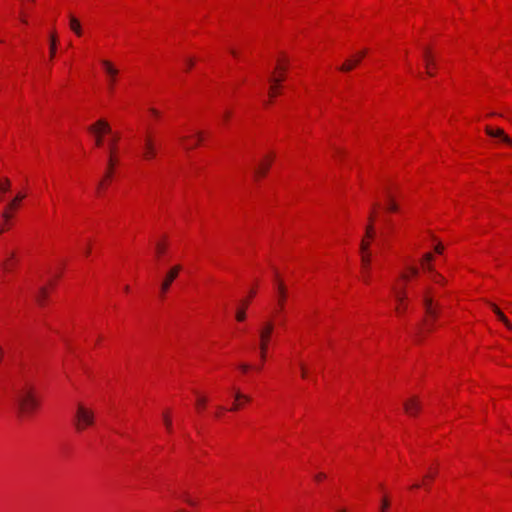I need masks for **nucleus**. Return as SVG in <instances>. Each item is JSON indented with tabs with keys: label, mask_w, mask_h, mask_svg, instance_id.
Listing matches in <instances>:
<instances>
[{
	"label": "nucleus",
	"mask_w": 512,
	"mask_h": 512,
	"mask_svg": "<svg viewBox=\"0 0 512 512\" xmlns=\"http://www.w3.org/2000/svg\"><path fill=\"white\" fill-rule=\"evenodd\" d=\"M274 331V323L272 320H265L260 324L258 334H259V350L260 357L262 360L266 358V352L268 349V345L271 341L272 334Z\"/></svg>",
	"instance_id": "3"
},
{
	"label": "nucleus",
	"mask_w": 512,
	"mask_h": 512,
	"mask_svg": "<svg viewBox=\"0 0 512 512\" xmlns=\"http://www.w3.org/2000/svg\"><path fill=\"white\" fill-rule=\"evenodd\" d=\"M185 501H186L187 503H189V504L193 505V502H192L190 499L185 498Z\"/></svg>",
	"instance_id": "61"
},
{
	"label": "nucleus",
	"mask_w": 512,
	"mask_h": 512,
	"mask_svg": "<svg viewBox=\"0 0 512 512\" xmlns=\"http://www.w3.org/2000/svg\"><path fill=\"white\" fill-rule=\"evenodd\" d=\"M420 487V484L416 483L412 486V488H419Z\"/></svg>",
	"instance_id": "63"
},
{
	"label": "nucleus",
	"mask_w": 512,
	"mask_h": 512,
	"mask_svg": "<svg viewBox=\"0 0 512 512\" xmlns=\"http://www.w3.org/2000/svg\"><path fill=\"white\" fill-rule=\"evenodd\" d=\"M2 216H3V218H4L5 220H8V219H10V218H11V214H10V213H8L7 211H4V213H3V215H2Z\"/></svg>",
	"instance_id": "49"
},
{
	"label": "nucleus",
	"mask_w": 512,
	"mask_h": 512,
	"mask_svg": "<svg viewBox=\"0 0 512 512\" xmlns=\"http://www.w3.org/2000/svg\"><path fill=\"white\" fill-rule=\"evenodd\" d=\"M24 198H25V195H24V194H21V193L17 194V195H16V197H15V198H14V199L9 203L8 208H9V209H14V208H16L17 204H18L22 199H24Z\"/></svg>",
	"instance_id": "22"
},
{
	"label": "nucleus",
	"mask_w": 512,
	"mask_h": 512,
	"mask_svg": "<svg viewBox=\"0 0 512 512\" xmlns=\"http://www.w3.org/2000/svg\"><path fill=\"white\" fill-rule=\"evenodd\" d=\"M88 131L91 132L92 134H94L95 144L97 146H101L102 142H103L102 134L110 133L111 127L107 121L101 119V120L97 121L95 124L89 126Z\"/></svg>",
	"instance_id": "5"
},
{
	"label": "nucleus",
	"mask_w": 512,
	"mask_h": 512,
	"mask_svg": "<svg viewBox=\"0 0 512 512\" xmlns=\"http://www.w3.org/2000/svg\"><path fill=\"white\" fill-rule=\"evenodd\" d=\"M399 210V206L394 199V196L390 193H386V211L388 212H397Z\"/></svg>",
	"instance_id": "16"
},
{
	"label": "nucleus",
	"mask_w": 512,
	"mask_h": 512,
	"mask_svg": "<svg viewBox=\"0 0 512 512\" xmlns=\"http://www.w3.org/2000/svg\"><path fill=\"white\" fill-rule=\"evenodd\" d=\"M101 64L109 78V90L113 91L119 70L108 60H102Z\"/></svg>",
	"instance_id": "7"
},
{
	"label": "nucleus",
	"mask_w": 512,
	"mask_h": 512,
	"mask_svg": "<svg viewBox=\"0 0 512 512\" xmlns=\"http://www.w3.org/2000/svg\"><path fill=\"white\" fill-rule=\"evenodd\" d=\"M149 111L151 112L152 115H154L155 117H158L160 115L159 111L156 110L155 108H150Z\"/></svg>",
	"instance_id": "45"
},
{
	"label": "nucleus",
	"mask_w": 512,
	"mask_h": 512,
	"mask_svg": "<svg viewBox=\"0 0 512 512\" xmlns=\"http://www.w3.org/2000/svg\"><path fill=\"white\" fill-rule=\"evenodd\" d=\"M231 113L229 111H226L223 115L224 120H227L230 117Z\"/></svg>",
	"instance_id": "53"
},
{
	"label": "nucleus",
	"mask_w": 512,
	"mask_h": 512,
	"mask_svg": "<svg viewBox=\"0 0 512 512\" xmlns=\"http://www.w3.org/2000/svg\"><path fill=\"white\" fill-rule=\"evenodd\" d=\"M157 154L156 145L150 135H146L143 143V158L145 160H151L155 158Z\"/></svg>",
	"instance_id": "6"
},
{
	"label": "nucleus",
	"mask_w": 512,
	"mask_h": 512,
	"mask_svg": "<svg viewBox=\"0 0 512 512\" xmlns=\"http://www.w3.org/2000/svg\"><path fill=\"white\" fill-rule=\"evenodd\" d=\"M70 28L77 36L82 35L81 24L79 20L74 16H70Z\"/></svg>",
	"instance_id": "18"
},
{
	"label": "nucleus",
	"mask_w": 512,
	"mask_h": 512,
	"mask_svg": "<svg viewBox=\"0 0 512 512\" xmlns=\"http://www.w3.org/2000/svg\"><path fill=\"white\" fill-rule=\"evenodd\" d=\"M486 133L493 138L499 139L501 142L512 145V139L504 133L500 128L486 127Z\"/></svg>",
	"instance_id": "8"
},
{
	"label": "nucleus",
	"mask_w": 512,
	"mask_h": 512,
	"mask_svg": "<svg viewBox=\"0 0 512 512\" xmlns=\"http://www.w3.org/2000/svg\"><path fill=\"white\" fill-rule=\"evenodd\" d=\"M169 288H170V285L167 284L166 282L163 281L161 283V293L162 294H165L169 290Z\"/></svg>",
	"instance_id": "39"
},
{
	"label": "nucleus",
	"mask_w": 512,
	"mask_h": 512,
	"mask_svg": "<svg viewBox=\"0 0 512 512\" xmlns=\"http://www.w3.org/2000/svg\"><path fill=\"white\" fill-rule=\"evenodd\" d=\"M431 278L437 284L444 285L446 283L445 278L442 275H440L439 273H437V272L432 274Z\"/></svg>",
	"instance_id": "23"
},
{
	"label": "nucleus",
	"mask_w": 512,
	"mask_h": 512,
	"mask_svg": "<svg viewBox=\"0 0 512 512\" xmlns=\"http://www.w3.org/2000/svg\"><path fill=\"white\" fill-rule=\"evenodd\" d=\"M111 173H112V169L108 168V171L106 173V177L109 178L111 176Z\"/></svg>",
	"instance_id": "55"
},
{
	"label": "nucleus",
	"mask_w": 512,
	"mask_h": 512,
	"mask_svg": "<svg viewBox=\"0 0 512 512\" xmlns=\"http://www.w3.org/2000/svg\"><path fill=\"white\" fill-rule=\"evenodd\" d=\"M390 503L388 501L387 498H383L382 501H381V509H380V512H386V510L388 509Z\"/></svg>",
	"instance_id": "33"
},
{
	"label": "nucleus",
	"mask_w": 512,
	"mask_h": 512,
	"mask_svg": "<svg viewBox=\"0 0 512 512\" xmlns=\"http://www.w3.org/2000/svg\"><path fill=\"white\" fill-rule=\"evenodd\" d=\"M408 270H409V272H410V274H411L412 276H417V275H418V273H419L418 268H416V267H414V266H410V267L408 268Z\"/></svg>",
	"instance_id": "42"
},
{
	"label": "nucleus",
	"mask_w": 512,
	"mask_h": 512,
	"mask_svg": "<svg viewBox=\"0 0 512 512\" xmlns=\"http://www.w3.org/2000/svg\"><path fill=\"white\" fill-rule=\"evenodd\" d=\"M282 80H283V75H280V77H279V78H274V79H272L271 81H272L273 83H275V84H278V83H280Z\"/></svg>",
	"instance_id": "48"
},
{
	"label": "nucleus",
	"mask_w": 512,
	"mask_h": 512,
	"mask_svg": "<svg viewBox=\"0 0 512 512\" xmlns=\"http://www.w3.org/2000/svg\"><path fill=\"white\" fill-rule=\"evenodd\" d=\"M156 252H157V254H158V255H162V254L165 252V247H164V245H162V244L158 243V244L156 245Z\"/></svg>",
	"instance_id": "35"
},
{
	"label": "nucleus",
	"mask_w": 512,
	"mask_h": 512,
	"mask_svg": "<svg viewBox=\"0 0 512 512\" xmlns=\"http://www.w3.org/2000/svg\"><path fill=\"white\" fill-rule=\"evenodd\" d=\"M422 302H423V306H424L427 316L431 319V321L426 320L424 322V325L426 326L427 330H430V328L432 326V321H434L438 316V307H439L438 304L434 305L431 287L425 288V290L422 294Z\"/></svg>",
	"instance_id": "4"
},
{
	"label": "nucleus",
	"mask_w": 512,
	"mask_h": 512,
	"mask_svg": "<svg viewBox=\"0 0 512 512\" xmlns=\"http://www.w3.org/2000/svg\"><path fill=\"white\" fill-rule=\"evenodd\" d=\"M435 475H436V472L430 473V474L426 475L425 478L426 479H433L435 477Z\"/></svg>",
	"instance_id": "51"
},
{
	"label": "nucleus",
	"mask_w": 512,
	"mask_h": 512,
	"mask_svg": "<svg viewBox=\"0 0 512 512\" xmlns=\"http://www.w3.org/2000/svg\"><path fill=\"white\" fill-rule=\"evenodd\" d=\"M207 402V399L205 397H198L197 399V406L200 408L204 406Z\"/></svg>",
	"instance_id": "40"
},
{
	"label": "nucleus",
	"mask_w": 512,
	"mask_h": 512,
	"mask_svg": "<svg viewBox=\"0 0 512 512\" xmlns=\"http://www.w3.org/2000/svg\"><path fill=\"white\" fill-rule=\"evenodd\" d=\"M406 307H407V306H406V304H405V301H403V302H397L396 311H397L398 313H402L403 311H405Z\"/></svg>",
	"instance_id": "34"
},
{
	"label": "nucleus",
	"mask_w": 512,
	"mask_h": 512,
	"mask_svg": "<svg viewBox=\"0 0 512 512\" xmlns=\"http://www.w3.org/2000/svg\"><path fill=\"white\" fill-rule=\"evenodd\" d=\"M360 249H361L362 255H370V253L368 252V250H369V242H367L365 240H362L361 245H360Z\"/></svg>",
	"instance_id": "27"
},
{
	"label": "nucleus",
	"mask_w": 512,
	"mask_h": 512,
	"mask_svg": "<svg viewBox=\"0 0 512 512\" xmlns=\"http://www.w3.org/2000/svg\"><path fill=\"white\" fill-rule=\"evenodd\" d=\"M273 90H274V86L271 88V92H270L271 97L275 95V91H273Z\"/></svg>",
	"instance_id": "59"
},
{
	"label": "nucleus",
	"mask_w": 512,
	"mask_h": 512,
	"mask_svg": "<svg viewBox=\"0 0 512 512\" xmlns=\"http://www.w3.org/2000/svg\"><path fill=\"white\" fill-rule=\"evenodd\" d=\"M181 271V266L180 265H175L173 266L169 271L168 273L166 274L165 278H164V282H166L167 284L171 285L172 282L176 279V277L178 276L179 272Z\"/></svg>",
	"instance_id": "14"
},
{
	"label": "nucleus",
	"mask_w": 512,
	"mask_h": 512,
	"mask_svg": "<svg viewBox=\"0 0 512 512\" xmlns=\"http://www.w3.org/2000/svg\"><path fill=\"white\" fill-rule=\"evenodd\" d=\"M277 289L279 293L278 305L282 308L286 299V288L283 283H279Z\"/></svg>",
	"instance_id": "19"
},
{
	"label": "nucleus",
	"mask_w": 512,
	"mask_h": 512,
	"mask_svg": "<svg viewBox=\"0 0 512 512\" xmlns=\"http://www.w3.org/2000/svg\"><path fill=\"white\" fill-rule=\"evenodd\" d=\"M377 207H378V204H373L372 211L370 212V215H369V221H370L371 224H372V222L374 220L375 209Z\"/></svg>",
	"instance_id": "38"
},
{
	"label": "nucleus",
	"mask_w": 512,
	"mask_h": 512,
	"mask_svg": "<svg viewBox=\"0 0 512 512\" xmlns=\"http://www.w3.org/2000/svg\"><path fill=\"white\" fill-rule=\"evenodd\" d=\"M272 160H273V157L269 156V157H267L266 162H261L259 164V166L255 169V175L256 176H265V174L267 173V171L271 165Z\"/></svg>",
	"instance_id": "13"
},
{
	"label": "nucleus",
	"mask_w": 512,
	"mask_h": 512,
	"mask_svg": "<svg viewBox=\"0 0 512 512\" xmlns=\"http://www.w3.org/2000/svg\"><path fill=\"white\" fill-rule=\"evenodd\" d=\"M115 163H116V160L113 157V154H110V157H109V160H108V168L109 169H113Z\"/></svg>",
	"instance_id": "36"
},
{
	"label": "nucleus",
	"mask_w": 512,
	"mask_h": 512,
	"mask_svg": "<svg viewBox=\"0 0 512 512\" xmlns=\"http://www.w3.org/2000/svg\"><path fill=\"white\" fill-rule=\"evenodd\" d=\"M10 188V181L8 179H4V182L0 184V192H6Z\"/></svg>",
	"instance_id": "30"
},
{
	"label": "nucleus",
	"mask_w": 512,
	"mask_h": 512,
	"mask_svg": "<svg viewBox=\"0 0 512 512\" xmlns=\"http://www.w3.org/2000/svg\"><path fill=\"white\" fill-rule=\"evenodd\" d=\"M300 369H301V376L303 378H306L307 377V370H306V367L303 365V364H300Z\"/></svg>",
	"instance_id": "43"
},
{
	"label": "nucleus",
	"mask_w": 512,
	"mask_h": 512,
	"mask_svg": "<svg viewBox=\"0 0 512 512\" xmlns=\"http://www.w3.org/2000/svg\"><path fill=\"white\" fill-rule=\"evenodd\" d=\"M374 227L371 223L368 224V226L366 227V237L372 239L374 237Z\"/></svg>",
	"instance_id": "28"
},
{
	"label": "nucleus",
	"mask_w": 512,
	"mask_h": 512,
	"mask_svg": "<svg viewBox=\"0 0 512 512\" xmlns=\"http://www.w3.org/2000/svg\"><path fill=\"white\" fill-rule=\"evenodd\" d=\"M163 420H164V424H165L167 430L170 432L172 429V423H171L169 416L167 414H164Z\"/></svg>",
	"instance_id": "32"
},
{
	"label": "nucleus",
	"mask_w": 512,
	"mask_h": 512,
	"mask_svg": "<svg viewBox=\"0 0 512 512\" xmlns=\"http://www.w3.org/2000/svg\"><path fill=\"white\" fill-rule=\"evenodd\" d=\"M56 42L57 38L55 34H51L50 36V58H53L56 52Z\"/></svg>",
	"instance_id": "21"
},
{
	"label": "nucleus",
	"mask_w": 512,
	"mask_h": 512,
	"mask_svg": "<svg viewBox=\"0 0 512 512\" xmlns=\"http://www.w3.org/2000/svg\"><path fill=\"white\" fill-rule=\"evenodd\" d=\"M362 266L364 270V281L368 283L369 280V266L371 263V255H362Z\"/></svg>",
	"instance_id": "17"
},
{
	"label": "nucleus",
	"mask_w": 512,
	"mask_h": 512,
	"mask_svg": "<svg viewBox=\"0 0 512 512\" xmlns=\"http://www.w3.org/2000/svg\"><path fill=\"white\" fill-rule=\"evenodd\" d=\"M366 54V51H362L359 53L358 57L354 60H348L346 61L341 67H340V70L341 71H350L352 70L359 62L360 60L365 56Z\"/></svg>",
	"instance_id": "10"
},
{
	"label": "nucleus",
	"mask_w": 512,
	"mask_h": 512,
	"mask_svg": "<svg viewBox=\"0 0 512 512\" xmlns=\"http://www.w3.org/2000/svg\"><path fill=\"white\" fill-rule=\"evenodd\" d=\"M239 368L243 371V372H246L249 370L250 366L248 364H241L239 366Z\"/></svg>",
	"instance_id": "44"
},
{
	"label": "nucleus",
	"mask_w": 512,
	"mask_h": 512,
	"mask_svg": "<svg viewBox=\"0 0 512 512\" xmlns=\"http://www.w3.org/2000/svg\"><path fill=\"white\" fill-rule=\"evenodd\" d=\"M433 260V255L431 253H426L423 256V262L430 263Z\"/></svg>",
	"instance_id": "41"
},
{
	"label": "nucleus",
	"mask_w": 512,
	"mask_h": 512,
	"mask_svg": "<svg viewBox=\"0 0 512 512\" xmlns=\"http://www.w3.org/2000/svg\"><path fill=\"white\" fill-rule=\"evenodd\" d=\"M116 141H117V137L111 139L110 142H109L110 154L114 153V146H115Z\"/></svg>",
	"instance_id": "37"
},
{
	"label": "nucleus",
	"mask_w": 512,
	"mask_h": 512,
	"mask_svg": "<svg viewBox=\"0 0 512 512\" xmlns=\"http://www.w3.org/2000/svg\"><path fill=\"white\" fill-rule=\"evenodd\" d=\"M95 416L94 412L84 406L82 403L77 405V409L74 415V426L78 432L85 430L94 424Z\"/></svg>",
	"instance_id": "2"
},
{
	"label": "nucleus",
	"mask_w": 512,
	"mask_h": 512,
	"mask_svg": "<svg viewBox=\"0 0 512 512\" xmlns=\"http://www.w3.org/2000/svg\"><path fill=\"white\" fill-rule=\"evenodd\" d=\"M47 295V290L45 287H42L38 293V295L36 296V300L39 304H42L43 303V300L44 298L46 297Z\"/></svg>",
	"instance_id": "24"
},
{
	"label": "nucleus",
	"mask_w": 512,
	"mask_h": 512,
	"mask_svg": "<svg viewBox=\"0 0 512 512\" xmlns=\"http://www.w3.org/2000/svg\"><path fill=\"white\" fill-rule=\"evenodd\" d=\"M90 251H91V249H90V247L88 246V247L86 248V250H85V254H86V255H89V254H90Z\"/></svg>",
	"instance_id": "57"
},
{
	"label": "nucleus",
	"mask_w": 512,
	"mask_h": 512,
	"mask_svg": "<svg viewBox=\"0 0 512 512\" xmlns=\"http://www.w3.org/2000/svg\"><path fill=\"white\" fill-rule=\"evenodd\" d=\"M187 139H188V137H186V136H182V137H180V141H181V142H185Z\"/></svg>",
	"instance_id": "56"
},
{
	"label": "nucleus",
	"mask_w": 512,
	"mask_h": 512,
	"mask_svg": "<svg viewBox=\"0 0 512 512\" xmlns=\"http://www.w3.org/2000/svg\"><path fill=\"white\" fill-rule=\"evenodd\" d=\"M424 60H425L426 68H429L430 66L435 65L434 57L432 56V54L428 48L424 49Z\"/></svg>",
	"instance_id": "20"
},
{
	"label": "nucleus",
	"mask_w": 512,
	"mask_h": 512,
	"mask_svg": "<svg viewBox=\"0 0 512 512\" xmlns=\"http://www.w3.org/2000/svg\"><path fill=\"white\" fill-rule=\"evenodd\" d=\"M277 69L281 70V71H284L285 70V67H282L280 64L277 66Z\"/></svg>",
	"instance_id": "60"
},
{
	"label": "nucleus",
	"mask_w": 512,
	"mask_h": 512,
	"mask_svg": "<svg viewBox=\"0 0 512 512\" xmlns=\"http://www.w3.org/2000/svg\"><path fill=\"white\" fill-rule=\"evenodd\" d=\"M238 409H239V404L235 403V404H233V406L231 407V409H230V410H231V411H236V410H238Z\"/></svg>",
	"instance_id": "52"
},
{
	"label": "nucleus",
	"mask_w": 512,
	"mask_h": 512,
	"mask_svg": "<svg viewBox=\"0 0 512 512\" xmlns=\"http://www.w3.org/2000/svg\"><path fill=\"white\" fill-rule=\"evenodd\" d=\"M231 54L235 57L237 56V52L235 50H231Z\"/></svg>",
	"instance_id": "62"
},
{
	"label": "nucleus",
	"mask_w": 512,
	"mask_h": 512,
	"mask_svg": "<svg viewBox=\"0 0 512 512\" xmlns=\"http://www.w3.org/2000/svg\"><path fill=\"white\" fill-rule=\"evenodd\" d=\"M427 73H428V75L432 76L433 75V70H430V67H429V68H427Z\"/></svg>",
	"instance_id": "58"
},
{
	"label": "nucleus",
	"mask_w": 512,
	"mask_h": 512,
	"mask_svg": "<svg viewBox=\"0 0 512 512\" xmlns=\"http://www.w3.org/2000/svg\"><path fill=\"white\" fill-rule=\"evenodd\" d=\"M196 138H197V142L193 145H184V148L187 149V150H190V149H193L194 147H196L203 139V135L201 132H198L196 134Z\"/></svg>",
	"instance_id": "26"
},
{
	"label": "nucleus",
	"mask_w": 512,
	"mask_h": 512,
	"mask_svg": "<svg viewBox=\"0 0 512 512\" xmlns=\"http://www.w3.org/2000/svg\"><path fill=\"white\" fill-rule=\"evenodd\" d=\"M493 312L496 314L498 319L510 330H512V323L508 320V318L503 314V312L495 305L490 304Z\"/></svg>",
	"instance_id": "12"
},
{
	"label": "nucleus",
	"mask_w": 512,
	"mask_h": 512,
	"mask_svg": "<svg viewBox=\"0 0 512 512\" xmlns=\"http://www.w3.org/2000/svg\"><path fill=\"white\" fill-rule=\"evenodd\" d=\"M14 257H15L14 252H10V251L5 252V259L1 263V266L5 271L12 270L13 265H14Z\"/></svg>",
	"instance_id": "11"
},
{
	"label": "nucleus",
	"mask_w": 512,
	"mask_h": 512,
	"mask_svg": "<svg viewBox=\"0 0 512 512\" xmlns=\"http://www.w3.org/2000/svg\"><path fill=\"white\" fill-rule=\"evenodd\" d=\"M13 400L19 412L24 416L31 415L39 406L37 397L29 387L16 389Z\"/></svg>",
	"instance_id": "1"
},
{
	"label": "nucleus",
	"mask_w": 512,
	"mask_h": 512,
	"mask_svg": "<svg viewBox=\"0 0 512 512\" xmlns=\"http://www.w3.org/2000/svg\"><path fill=\"white\" fill-rule=\"evenodd\" d=\"M325 477H326V476H325V474H323V473H319V474H317V475L315 476V479H316L317 481H320V480L324 479Z\"/></svg>",
	"instance_id": "47"
},
{
	"label": "nucleus",
	"mask_w": 512,
	"mask_h": 512,
	"mask_svg": "<svg viewBox=\"0 0 512 512\" xmlns=\"http://www.w3.org/2000/svg\"><path fill=\"white\" fill-rule=\"evenodd\" d=\"M405 412L413 416L420 410V403L416 398H412L404 403Z\"/></svg>",
	"instance_id": "9"
},
{
	"label": "nucleus",
	"mask_w": 512,
	"mask_h": 512,
	"mask_svg": "<svg viewBox=\"0 0 512 512\" xmlns=\"http://www.w3.org/2000/svg\"><path fill=\"white\" fill-rule=\"evenodd\" d=\"M103 186V182H100L98 185V190Z\"/></svg>",
	"instance_id": "64"
},
{
	"label": "nucleus",
	"mask_w": 512,
	"mask_h": 512,
	"mask_svg": "<svg viewBox=\"0 0 512 512\" xmlns=\"http://www.w3.org/2000/svg\"><path fill=\"white\" fill-rule=\"evenodd\" d=\"M245 318H246V314H245L244 308L243 309H238L237 312H236V319L238 321H244Z\"/></svg>",
	"instance_id": "29"
},
{
	"label": "nucleus",
	"mask_w": 512,
	"mask_h": 512,
	"mask_svg": "<svg viewBox=\"0 0 512 512\" xmlns=\"http://www.w3.org/2000/svg\"><path fill=\"white\" fill-rule=\"evenodd\" d=\"M400 278H401L402 280H404V281H408V280H409V276H408V274H406V273H402V274L400 275Z\"/></svg>",
	"instance_id": "50"
},
{
	"label": "nucleus",
	"mask_w": 512,
	"mask_h": 512,
	"mask_svg": "<svg viewBox=\"0 0 512 512\" xmlns=\"http://www.w3.org/2000/svg\"><path fill=\"white\" fill-rule=\"evenodd\" d=\"M235 400L236 401L244 400L246 402H249L251 400V398H250V396L245 395V394L241 393L240 391H236L235 392Z\"/></svg>",
	"instance_id": "25"
},
{
	"label": "nucleus",
	"mask_w": 512,
	"mask_h": 512,
	"mask_svg": "<svg viewBox=\"0 0 512 512\" xmlns=\"http://www.w3.org/2000/svg\"><path fill=\"white\" fill-rule=\"evenodd\" d=\"M422 266L424 270L429 272L431 275L435 273L434 267L431 265V263L422 262Z\"/></svg>",
	"instance_id": "31"
},
{
	"label": "nucleus",
	"mask_w": 512,
	"mask_h": 512,
	"mask_svg": "<svg viewBox=\"0 0 512 512\" xmlns=\"http://www.w3.org/2000/svg\"><path fill=\"white\" fill-rule=\"evenodd\" d=\"M392 292L394 294L396 302L406 301L407 294H406V290L404 287H399V286L393 285Z\"/></svg>",
	"instance_id": "15"
},
{
	"label": "nucleus",
	"mask_w": 512,
	"mask_h": 512,
	"mask_svg": "<svg viewBox=\"0 0 512 512\" xmlns=\"http://www.w3.org/2000/svg\"><path fill=\"white\" fill-rule=\"evenodd\" d=\"M187 66L190 68L193 66V60L192 59H188L187 60Z\"/></svg>",
	"instance_id": "54"
},
{
	"label": "nucleus",
	"mask_w": 512,
	"mask_h": 512,
	"mask_svg": "<svg viewBox=\"0 0 512 512\" xmlns=\"http://www.w3.org/2000/svg\"><path fill=\"white\" fill-rule=\"evenodd\" d=\"M443 249H444V247H443L441 244H438V245H436V247H435V251H436L437 253H439V254H440V253H442Z\"/></svg>",
	"instance_id": "46"
}]
</instances>
